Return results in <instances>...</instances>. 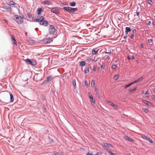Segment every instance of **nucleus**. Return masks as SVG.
<instances>
[{"instance_id":"nucleus-59","label":"nucleus","mask_w":155,"mask_h":155,"mask_svg":"<svg viewBox=\"0 0 155 155\" xmlns=\"http://www.w3.org/2000/svg\"><path fill=\"white\" fill-rule=\"evenodd\" d=\"M140 47L141 48H143L144 47V45H143V44H141V45H140Z\"/></svg>"},{"instance_id":"nucleus-56","label":"nucleus","mask_w":155,"mask_h":155,"mask_svg":"<svg viewBox=\"0 0 155 155\" xmlns=\"http://www.w3.org/2000/svg\"><path fill=\"white\" fill-rule=\"evenodd\" d=\"M47 42V41L46 40H45L43 42V43L45 44H48V43H46Z\"/></svg>"},{"instance_id":"nucleus-61","label":"nucleus","mask_w":155,"mask_h":155,"mask_svg":"<svg viewBox=\"0 0 155 155\" xmlns=\"http://www.w3.org/2000/svg\"><path fill=\"white\" fill-rule=\"evenodd\" d=\"M81 150L82 151L83 150H84V151L85 150L84 149V148H82V147H81Z\"/></svg>"},{"instance_id":"nucleus-2","label":"nucleus","mask_w":155,"mask_h":155,"mask_svg":"<svg viewBox=\"0 0 155 155\" xmlns=\"http://www.w3.org/2000/svg\"><path fill=\"white\" fill-rule=\"evenodd\" d=\"M23 17H24V16L23 15H22V17H21L20 16L15 15H14L13 18L17 24H22L23 22Z\"/></svg>"},{"instance_id":"nucleus-50","label":"nucleus","mask_w":155,"mask_h":155,"mask_svg":"<svg viewBox=\"0 0 155 155\" xmlns=\"http://www.w3.org/2000/svg\"><path fill=\"white\" fill-rule=\"evenodd\" d=\"M130 37L131 38H133L134 37V35L133 34H131L130 35Z\"/></svg>"},{"instance_id":"nucleus-12","label":"nucleus","mask_w":155,"mask_h":155,"mask_svg":"<svg viewBox=\"0 0 155 155\" xmlns=\"http://www.w3.org/2000/svg\"><path fill=\"white\" fill-rule=\"evenodd\" d=\"M51 11L52 12L54 13H55L56 14H58L59 13V11L58 10H57L54 8H52L51 9Z\"/></svg>"},{"instance_id":"nucleus-5","label":"nucleus","mask_w":155,"mask_h":155,"mask_svg":"<svg viewBox=\"0 0 155 155\" xmlns=\"http://www.w3.org/2000/svg\"><path fill=\"white\" fill-rule=\"evenodd\" d=\"M25 62L28 64H31L32 65H35L36 64V61L34 60L29 59H27L25 60Z\"/></svg>"},{"instance_id":"nucleus-22","label":"nucleus","mask_w":155,"mask_h":155,"mask_svg":"<svg viewBox=\"0 0 155 155\" xmlns=\"http://www.w3.org/2000/svg\"><path fill=\"white\" fill-rule=\"evenodd\" d=\"M47 41V43H50V42H52L53 41V39H52L51 38H49L46 39Z\"/></svg>"},{"instance_id":"nucleus-35","label":"nucleus","mask_w":155,"mask_h":155,"mask_svg":"<svg viewBox=\"0 0 155 155\" xmlns=\"http://www.w3.org/2000/svg\"><path fill=\"white\" fill-rule=\"evenodd\" d=\"M50 3V2L49 1L46 0L43 2V3L44 4H49Z\"/></svg>"},{"instance_id":"nucleus-28","label":"nucleus","mask_w":155,"mask_h":155,"mask_svg":"<svg viewBox=\"0 0 155 155\" xmlns=\"http://www.w3.org/2000/svg\"><path fill=\"white\" fill-rule=\"evenodd\" d=\"M142 110L146 113H148L149 112L148 110L146 108H143Z\"/></svg>"},{"instance_id":"nucleus-24","label":"nucleus","mask_w":155,"mask_h":155,"mask_svg":"<svg viewBox=\"0 0 155 155\" xmlns=\"http://www.w3.org/2000/svg\"><path fill=\"white\" fill-rule=\"evenodd\" d=\"M94 91H95V92L96 93V95L97 96H99V91H98L97 89V88L96 87H95V89H94Z\"/></svg>"},{"instance_id":"nucleus-58","label":"nucleus","mask_w":155,"mask_h":155,"mask_svg":"<svg viewBox=\"0 0 155 155\" xmlns=\"http://www.w3.org/2000/svg\"><path fill=\"white\" fill-rule=\"evenodd\" d=\"M49 142H50V143H52V142H54V141L52 139H50V141H49Z\"/></svg>"},{"instance_id":"nucleus-42","label":"nucleus","mask_w":155,"mask_h":155,"mask_svg":"<svg viewBox=\"0 0 155 155\" xmlns=\"http://www.w3.org/2000/svg\"><path fill=\"white\" fill-rule=\"evenodd\" d=\"M102 153V152H98L97 153L95 154H93V155H99Z\"/></svg>"},{"instance_id":"nucleus-43","label":"nucleus","mask_w":155,"mask_h":155,"mask_svg":"<svg viewBox=\"0 0 155 155\" xmlns=\"http://www.w3.org/2000/svg\"><path fill=\"white\" fill-rule=\"evenodd\" d=\"M25 136H23L22 137L21 139L19 140V141L20 142H22L23 141V139L24 138Z\"/></svg>"},{"instance_id":"nucleus-63","label":"nucleus","mask_w":155,"mask_h":155,"mask_svg":"<svg viewBox=\"0 0 155 155\" xmlns=\"http://www.w3.org/2000/svg\"><path fill=\"white\" fill-rule=\"evenodd\" d=\"M131 58L132 59H134L135 58V57L134 56H131Z\"/></svg>"},{"instance_id":"nucleus-48","label":"nucleus","mask_w":155,"mask_h":155,"mask_svg":"<svg viewBox=\"0 0 155 155\" xmlns=\"http://www.w3.org/2000/svg\"><path fill=\"white\" fill-rule=\"evenodd\" d=\"M97 68L96 67L94 66L93 68V70L94 71H96Z\"/></svg>"},{"instance_id":"nucleus-10","label":"nucleus","mask_w":155,"mask_h":155,"mask_svg":"<svg viewBox=\"0 0 155 155\" xmlns=\"http://www.w3.org/2000/svg\"><path fill=\"white\" fill-rule=\"evenodd\" d=\"M141 137L143 139L148 140L150 143H153V141L150 138L148 137L147 136H141Z\"/></svg>"},{"instance_id":"nucleus-7","label":"nucleus","mask_w":155,"mask_h":155,"mask_svg":"<svg viewBox=\"0 0 155 155\" xmlns=\"http://www.w3.org/2000/svg\"><path fill=\"white\" fill-rule=\"evenodd\" d=\"M89 97L90 99V101L92 104V105L94 104L95 102V100L93 96L91 95H90V93H88Z\"/></svg>"},{"instance_id":"nucleus-4","label":"nucleus","mask_w":155,"mask_h":155,"mask_svg":"<svg viewBox=\"0 0 155 155\" xmlns=\"http://www.w3.org/2000/svg\"><path fill=\"white\" fill-rule=\"evenodd\" d=\"M41 18H42L40 20V24L41 25H43L44 26H47L48 25V21L44 20V18L43 17L41 16Z\"/></svg>"},{"instance_id":"nucleus-41","label":"nucleus","mask_w":155,"mask_h":155,"mask_svg":"<svg viewBox=\"0 0 155 155\" xmlns=\"http://www.w3.org/2000/svg\"><path fill=\"white\" fill-rule=\"evenodd\" d=\"M87 60L88 61H94V60L92 58H88L87 59Z\"/></svg>"},{"instance_id":"nucleus-40","label":"nucleus","mask_w":155,"mask_h":155,"mask_svg":"<svg viewBox=\"0 0 155 155\" xmlns=\"http://www.w3.org/2000/svg\"><path fill=\"white\" fill-rule=\"evenodd\" d=\"M52 155H60V154H58V153L57 152V151H54L53 152V153L52 154Z\"/></svg>"},{"instance_id":"nucleus-32","label":"nucleus","mask_w":155,"mask_h":155,"mask_svg":"<svg viewBox=\"0 0 155 155\" xmlns=\"http://www.w3.org/2000/svg\"><path fill=\"white\" fill-rule=\"evenodd\" d=\"M103 148L106 151L108 152V153L109 152V151H110V150H109V149L107 148V147H105V146H104L103 147Z\"/></svg>"},{"instance_id":"nucleus-9","label":"nucleus","mask_w":155,"mask_h":155,"mask_svg":"<svg viewBox=\"0 0 155 155\" xmlns=\"http://www.w3.org/2000/svg\"><path fill=\"white\" fill-rule=\"evenodd\" d=\"M143 78H143V76H142L140 78H138V79L135 80L132 83L133 84H135L137 82H141L143 80Z\"/></svg>"},{"instance_id":"nucleus-39","label":"nucleus","mask_w":155,"mask_h":155,"mask_svg":"<svg viewBox=\"0 0 155 155\" xmlns=\"http://www.w3.org/2000/svg\"><path fill=\"white\" fill-rule=\"evenodd\" d=\"M15 3H16L14 1H10L9 2V4H10V5H14L15 4Z\"/></svg>"},{"instance_id":"nucleus-18","label":"nucleus","mask_w":155,"mask_h":155,"mask_svg":"<svg viewBox=\"0 0 155 155\" xmlns=\"http://www.w3.org/2000/svg\"><path fill=\"white\" fill-rule=\"evenodd\" d=\"M27 15L30 19H32V20H33L34 18L32 17L31 14L29 12L27 13Z\"/></svg>"},{"instance_id":"nucleus-51","label":"nucleus","mask_w":155,"mask_h":155,"mask_svg":"<svg viewBox=\"0 0 155 155\" xmlns=\"http://www.w3.org/2000/svg\"><path fill=\"white\" fill-rule=\"evenodd\" d=\"M152 41V40L151 39H149L148 40V42L149 43H150Z\"/></svg>"},{"instance_id":"nucleus-38","label":"nucleus","mask_w":155,"mask_h":155,"mask_svg":"<svg viewBox=\"0 0 155 155\" xmlns=\"http://www.w3.org/2000/svg\"><path fill=\"white\" fill-rule=\"evenodd\" d=\"M92 84H93V86H95V81L94 80H92L91 81V86L92 87Z\"/></svg>"},{"instance_id":"nucleus-54","label":"nucleus","mask_w":155,"mask_h":155,"mask_svg":"<svg viewBox=\"0 0 155 155\" xmlns=\"http://www.w3.org/2000/svg\"><path fill=\"white\" fill-rule=\"evenodd\" d=\"M137 15V16L139 17V15L140 12H136Z\"/></svg>"},{"instance_id":"nucleus-62","label":"nucleus","mask_w":155,"mask_h":155,"mask_svg":"<svg viewBox=\"0 0 155 155\" xmlns=\"http://www.w3.org/2000/svg\"><path fill=\"white\" fill-rule=\"evenodd\" d=\"M107 59L108 60H109L110 59V57L109 56H108L107 57Z\"/></svg>"},{"instance_id":"nucleus-20","label":"nucleus","mask_w":155,"mask_h":155,"mask_svg":"<svg viewBox=\"0 0 155 155\" xmlns=\"http://www.w3.org/2000/svg\"><path fill=\"white\" fill-rule=\"evenodd\" d=\"M85 64L86 63L85 61H81L80 62V65L81 67L85 66Z\"/></svg>"},{"instance_id":"nucleus-29","label":"nucleus","mask_w":155,"mask_h":155,"mask_svg":"<svg viewBox=\"0 0 155 155\" xmlns=\"http://www.w3.org/2000/svg\"><path fill=\"white\" fill-rule=\"evenodd\" d=\"M126 32H129L131 31V29L129 27H126L125 28Z\"/></svg>"},{"instance_id":"nucleus-52","label":"nucleus","mask_w":155,"mask_h":155,"mask_svg":"<svg viewBox=\"0 0 155 155\" xmlns=\"http://www.w3.org/2000/svg\"><path fill=\"white\" fill-rule=\"evenodd\" d=\"M132 32L134 33H136V30L135 29H134L132 30Z\"/></svg>"},{"instance_id":"nucleus-46","label":"nucleus","mask_w":155,"mask_h":155,"mask_svg":"<svg viewBox=\"0 0 155 155\" xmlns=\"http://www.w3.org/2000/svg\"><path fill=\"white\" fill-rule=\"evenodd\" d=\"M105 66L104 64H103L101 65V68L104 69L105 68Z\"/></svg>"},{"instance_id":"nucleus-33","label":"nucleus","mask_w":155,"mask_h":155,"mask_svg":"<svg viewBox=\"0 0 155 155\" xmlns=\"http://www.w3.org/2000/svg\"><path fill=\"white\" fill-rule=\"evenodd\" d=\"M117 67V65L113 64L111 68L112 69H116Z\"/></svg>"},{"instance_id":"nucleus-25","label":"nucleus","mask_w":155,"mask_h":155,"mask_svg":"<svg viewBox=\"0 0 155 155\" xmlns=\"http://www.w3.org/2000/svg\"><path fill=\"white\" fill-rule=\"evenodd\" d=\"M42 18H41V17L40 18H39L38 19V18H37L36 19H34L33 18V21H34V22H39V23H40V20Z\"/></svg>"},{"instance_id":"nucleus-26","label":"nucleus","mask_w":155,"mask_h":155,"mask_svg":"<svg viewBox=\"0 0 155 155\" xmlns=\"http://www.w3.org/2000/svg\"><path fill=\"white\" fill-rule=\"evenodd\" d=\"M98 51V50H96L95 49H93L92 51V54H95Z\"/></svg>"},{"instance_id":"nucleus-6","label":"nucleus","mask_w":155,"mask_h":155,"mask_svg":"<svg viewBox=\"0 0 155 155\" xmlns=\"http://www.w3.org/2000/svg\"><path fill=\"white\" fill-rule=\"evenodd\" d=\"M49 31L50 34L54 35L55 29L53 25H51L49 26Z\"/></svg>"},{"instance_id":"nucleus-16","label":"nucleus","mask_w":155,"mask_h":155,"mask_svg":"<svg viewBox=\"0 0 155 155\" xmlns=\"http://www.w3.org/2000/svg\"><path fill=\"white\" fill-rule=\"evenodd\" d=\"M10 102H12L13 101L14 98L13 94H12L10 93Z\"/></svg>"},{"instance_id":"nucleus-64","label":"nucleus","mask_w":155,"mask_h":155,"mask_svg":"<svg viewBox=\"0 0 155 155\" xmlns=\"http://www.w3.org/2000/svg\"><path fill=\"white\" fill-rule=\"evenodd\" d=\"M148 31H147V30H146V31H145V33L146 34H147V33H148Z\"/></svg>"},{"instance_id":"nucleus-30","label":"nucleus","mask_w":155,"mask_h":155,"mask_svg":"<svg viewBox=\"0 0 155 155\" xmlns=\"http://www.w3.org/2000/svg\"><path fill=\"white\" fill-rule=\"evenodd\" d=\"M73 85L75 88H76V80L75 79H74L72 81Z\"/></svg>"},{"instance_id":"nucleus-17","label":"nucleus","mask_w":155,"mask_h":155,"mask_svg":"<svg viewBox=\"0 0 155 155\" xmlns=\"http://www.w3.org/2000/svg\"><path fill=\"white\" fill-rule=\"evenodd\" d=\"M108 102L109 103H110V105L112 106L114 108H115V109L117 108V106L115 105L114 103L110 101H108Z\"/></svg>"},{"instance_id":"nucleus-53","label":"nucleus","mask_w":155,"mask_h":155,"mask_svg":"<svg viewBox=\"0 0 155 155\" xmlns=\"http://www.w3.org/2000/svg\"><path fill=\"white\" fill-rule=\"evenodd\" d=\"M149 94V92L148 91H147L146 92L145 94V95L148 94Z\"/></svg>"},{"instance_id":"nucleus-47","label":"nucleus","mask_w":155,"mask_h":155,"mask_svg":"<svg viewBox=\"0 0 155 155\" xmlns=\"http://www.w3.org/2000/svg\"><path fill=\"white\" fill-rule=\"evenodd\" d=\"M84 84L85 86H87V87H88V83L87 81H85L84 82Z\"/></svg>"},{"instance_id":"nucleus-60","label":"nucleus","mask_w":155,"mask_h":155,"mask_svg":"<svg viewBox=\"0 0 155 155\" xmlns=\"http://www.w3.org/2000/svg\"><path fill=\"white\" fill-rule=\"evenodd\" d=\"M128 33V32H126V31H125V35L127 36Z\"/></svg>"},{"instance_id":"nucleus-21","label":"nucleus","mask_w":155,"mask_h":155,"mask_svg":"<svg viewBox=\"0 0 155 155\" xmlns=\"http://www.w3.org/2000/svg\"><path fill=\"white\" fill-rule=\"evenodd\" d=\"M11 38H12V40L13 41L15 45H17V41H16V40H15V38H14V37L13 36H12Z\"/></svg>"},{"instance_id":"nucleus-1","label":"nucleus","mask_w":155,"mask_h":155,"mask_svg":"<svg viewBox=\"0 0 155 155\" xmlns=\"http://www.w3.org/2000/svg\"><path fill=\"white\" fill-rule=\"evenodd\" d=\"M3 9L2 11L4 12H10L12 11L11 5L8 3H3L2 4Z\"/></svg>"},{"instance_id":"nucleus-44","label":"nucleus","mask_w":155,"mask_h":155,"mask_svg":"<svg viewBox=\"0 0 155 155\" xmlns=\"http://www.w3.org/2000/svg\"><path fill=\"white\" fill-rule=\"evenodd\" d=\"M18 6H19L18 5V4L16 3L15 4V5H14V7L16 8L17 9V8H18Z\"/></svg>"},{"instance_id":"nucleus-23","label":"nucleus","mask_w":155,"mask_h":155,"mask_svg":"<svg viewBox=\"0 0 155 155\" xmlns=\"http://www.w3.org/2000/svg\"><path fill=\"white\" fill-rule=\"evenodd\" d=\"M89 72V68L88 67H86L84 70V73H87Z\"/></svg>"},{"instance_id":"nucleus-3","label":"nucleus","mask_w":155,"mask_h":155,"mask_svg":"<svg viewBox=\"0 0 155 155\" xmlns=\"http://www.w3.org/2000/svg\"><path fill=\"white\" fill-rule=\"evenodd\" d=\"M63 9L69 13H73L75 12L78 10L77 8H72L69 7H64Z\"/></svg>"},{"instance_id":"nucleus-55","label":"nucleus","mask_w":155,"mask_h":155,"mask_svg":"<svg viewBox=\"0 0 155 155\" xmlns=\"http://www.w3.org/2000/svg\"><path fill=\"white\" fill-rule=\"evenodd\" d=\"M4 20L5 21V22L6 23V24H8V21L6 19H4Z\"/></svg>"},{"instance_id":"nucleus-45","label":"nucleus","mask_w":155,"mask_h":155,"mask_svg":"<svg viewBox=\"0 0 155 155\" xmlns=\"http://www.w3.org/2000/svg\"><path fill=\"white\" fill-rule=\"evenodd\" d=\"M111 50H110V52H107V51H104V52H102V53H103V54H104V53H106V54L109 53V54H110L111 53Z\"/></svg>"},{"instance_id":"nucleus-15","label":"nucleus","mask_w":155,"mask_h":155,"mask_svg":"<svg viewBox=\"0 0 155 155\" xmlns=\"http://www.w3.org/2000/svg\"><path fill=\"white\" fill-rule=\"evenodd\" d=\"M42 11L43 9L42 8H38L37 10V14L38 15H39Z\"/></svg>"},{"instance_id":"nucleus-8","label":"nucleus","mask_w":155,"mask_h":155,"mask_svg":"<svg viewBox=\"0 0 155 155\" xmlns=\"http://www.w3.org/2000/svg\"><path fill=\"white\" fill-rule=\"evenodd\" d=\"M143 102L146 104L150 107H153V104L147 100H143Z\"/></svg>"},{"instance_id":"nucleus-13","label":"nucleus","mask_w":155,"mask_h":155,"mask_svg":"<svg viewBox=\"0 0 155 155\" xmlns=\"http://www.w3.org/2000/svg\"><path fill=\"white\" fill-rule=\"evenodd\" d=\"M104 146L107 147L112 148L113 147V146L112 144L109 143H104Z\"/></svg>"},{"instance_id":"nucleus-36","label":"nucleus","mask_w":155,"mask_h":155,"mask_svg":"<svg viewBox=\"0 0 155 155\" xmlns=\"http://www.w3.org/2000/svg\"><path fill=\"white\" fill-rule=\"evenodd\" d=\"M109 153L110 155H117V154L116 153H113L111 150L109 151Z\"/></svg>"},{"instance_id":"nucleus-34","label":"nucleus","mask_w":155,"mask_h":155,"mask_svg":"<svg viewBox=\"0 0 155 155\" xmlns=\"http://www.w3.org/2000/svg\"><path fill=\"white\" fill-rule=\"evenodd\" d=\"M146 1L147 3L151 5H152L153 4V3L151 0H146Z\"/></svg>"},{"instance_id":"nucleus-14","label":"nucleus","mask_w":155,"mask_h":155,"mask_svg":"<svg viewBox=\"0 0 155 155\" xmlns=\"http://www.w3.org/2000/svg\"><path fill=\"white\" fill-rule=\"evenodd\" d=\"M53 78V77L52 75H50L47 77V82H49L51 81Z\"/></svg>"},{"instance_id":"nucleus-31","label":"nucleus","mask_w":155,"mask_h":155,"mask_svg":"<svg viewBox=\"0 0 155 155\" xmlns=\"http://www.w3.org/2000/svg\"><path fill=\"white\" fill-rule=\"evenodd\" d=\"M71 6H75L76 5V3L75 2H70L69 4Z\"/></svg>"},{"instance_id":"nucleus-11","label":"nucleus","mask_w":155,"mask_h":155,"mask_svg":"<svg viewBox=\"0 0 155 155\" xmlns=\"http://www.w3.org/2000/svg\"><path fill=\"white\" fill-rule=\"evenodd\" d=\"M124 138L126 139L128 141L131 142V143H134L135 142V140L133 139H131L130 137H129V136H123Z\"/></svg>"},{"instance_id":"nucleus-27","label":"nucleus","mask_w":155,"mask_h":155,"mask_svg":"<svg viewBox=\"0 0 155 155\" xmlns=\"http://www.w3.org/2000/svg\"><path fill=\"white\" fill-rule=\"evenodd\" d=\"M137 88V87H135L134 89L130 88L129 90V92L130 93V92H132L133 91H134L136 90Z\"/></svg>"},{"instance_id":"nucleus-49","label":"nucleus","mask_w":155,"mask_h":155,"mask_svg":"<svg viewBox=\"0 0 155 155\" xmlns=\"http://www.w3.org/2000/svg\"><path fill=\"white\" fill-rule=\"evenodd\" d=\"M151 97L152 98L155 100V95H152V96H151Z\"/></svg>"},{"instance_id":"nucleus-19","label":"nucleus","mask_w":155,"mask_h":155,"mask_svg":"<svg viewBox=\"0 0 155 155\" xmlns=\"http://www.w3.org/2000/svg\"><path fill=\"white\" fill-rule=\"evenodd\" d=\"M119 75L118 74H116L114 75L113 77V78L115 80H117L119 78Z\"/></svg>"},{"instance_id":"nucleus-37","label":"nucleus","mask_w":155,"mask_h":155,"mask_svg":"<svg viewBox=\"0 0 155 155\" xmlns=\"http://www.w3.org/2000/svg\"><path fill=\"white\" fill-rule=\"evenodd\" d=\"M132 84H133L132 83H131L128 84H127L124 87V88H127V87H129L130 86H131V85H132Z\"/></svg>"},{"instance_id":"nucleus-57","label":"nucleus","mask_w":155,"mask_h":155,"mask_svg":"<svg viewBox=\"0 0 155 155\" xmlns=\"http://www.w3.org/2000/svg\"><path fill=\"white\" fill-rule=\"evenodd\" d=\"M151 23V22L150 21H149L148 22L147 24L148 25H150Z\"/></svg>"}]
</instances>
